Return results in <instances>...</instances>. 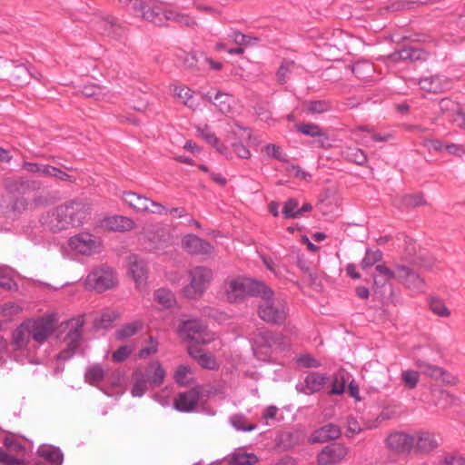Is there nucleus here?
<instances>
[{"mask_svg": "<svg viewBox=\"0 0 465 465\" xmlns=\"http://www.w3.org/2000/svg\"><path fill=\"white\" fill-rule=\"evenodd\" d=\"M55 322L52 317L27 319L11 333L12 352L30 353L36 351L54 333Z\"/></svg>", "mask_w": 465, "mask_h": 465, "instance_id": "nucleus-1", "label": "nucleus"}, {"mask_svg": "<svg viewBox=\"0 0 465 465\" xmlns=\"http://www.w3.org/2000/svg\"><path fill=\"white\" fill-rule=\"evenodd\" d=\"M89 216V205L83 201L73 200L44 213L40 223L46 230L59 232L84 224Z\"/></svg>", "mask_w": 465, "mask_h": 465, "instance_id": "nucleus-2", "label": "nucleus"}, {"mask_svg": "<svg viewBox=\"0 0 465 465\" xmlns=\"http://www.w3.org/2000/svg\"><path fill=\"white\" fill-rule=\"evenodd\" d=\"M261 301L258 305V314L260 318L271 324H282L287 317L286 302L275 297L273 292L265 285V290L259 292Z\"/></svg>", "mask_w": 465, "mask_h": 465, "instance_id": "nucleus-3", "label": "nucleus"}, {"mask_svg": "<svg viewBox=\"0 0 465 465\" xmlns=\"http://www.w3.org/2000/svg\"><path fill=\"white\" fill-rule=\"evenodd\" d=\"M189 282L183 289V295L188 299H198L208 288L213 272L204 266H195L188 271Z\"/></svg>", "mask_w": 465, "mask_h": 465, "instance_id": "nucleus-4", "label": "nucleus"}, {"mask_svg": "<svg viewBox=\"0 0 465 465\" xmlns=\"http://www.w3.org/2000/svg\"><path fill=\"white\" fill-rule=\"evenodd\" d=\"M265 290V284L248 278H236L231 280L226 286V296L229 302H238L247 296H258Z\"/></svg>", "mask_w": 465, "mask_h": 465, "instance_id": "nucleus-5", "label": "nucleus"}, {"mask_svg": "<svg viewBox=\"0 0 465 465\" xmlns=\"http://www.w3.org/2000/svg\"><path fill=\"white\" fill-rule=\"evenodd\" d=\"M85 284L98 292L112 289L116 284L114 272L109 267L96 268L87 275Z\"/></svg>", "mask_w": 465, "mask_h": 465, "instance_id": "nucleus-6", "label": "nucleus"}, {"mask_svg": "<svg viewBox=\"0 0 465 465\" xmlns=\"http://www.w3.org/2000/svg\"><path fill=\"white\" fill-rule=\"evenodd\" d=\"M69 246L83 255H93L101 252L102 241L95 235L82 232L69 239Z\"/></svg>", "mask_w": 465, "mask_h": 465, "instance_id": "nucleus-7", "label": "nucleus"}, {"mask_svg": "<svg viewBox=\"0 0 465 465\" xmlns=\"http://www.w3.org/2000/svg\"><path fill=\"white\" fill-rule=\"evenodd\" d=\"M349 449L341 443L325 446L317 456L318 465H336L345 460Z\"/></svg>", "mask_w": 465, "mask_h": 465, "instance_id": "nucleus-8", "label": "nucleus"}, {"mask_svg": "<svg viewBox=\"0 0 465 465\" xmlns=\"http://www.w3.org/2000/svg\"><path fill=\"white\" fill-rule=\"evenodd\" d=\"M205 325L198 319H188L183 321L180 326V332L184 338L194 341L197 343H206L210 339L205 338Z\"/></svg>", "mask_w": 465, "mask_h": 465, "instance_id": "nucleus-9", "label": "nucleus"}, {"mask_svg": "<svg viewBox=\"0 0 465 465\" xmlns=\"http://www.w3.org/2000/svg\"><path fill=\"white\" fill-rule=\"evenodd\" d=\"M395 280L407 288L418 292L423 291L425 285L424 281L415 271L410 267L401 264H396Z\"/></svg>", "mask_w": 465, "mask_h": 465, "instance_id": "nucleus-10", "label": "nucleus"}, {"mask_svg": "<svg viewBox=\"0 0 465 465\" xmlns=\"http://www.w3.org/2000/svg\"><path fill=\"white\" fill-rule=\"evenodd\" d=\"M183 249L193 255L210 254L213 251V246L207 241L198 237L195 234H187L182 240Z\"/></svg>", "mask_w": 465, "mask_h": 465, "instance_id": "nucleus-11", "label": "nucleus"}, {"mask_svg": "<svg viewBox=\"0 0 465 465\" xmlns=\"http://www.w3.org/2000/svg\"><path fill=\"white\" fill-rule=\"evenodd\" d=\"M386 444L397 453H409L414 447V439L410 434L396 431L387 437Z\"/></svg>", "mask_w": 465, "mask_h": 465, "instance_id": "nucleus-12", "label": "nucleus"}, {"mask_svg": "<svg viewBox=\"0 0 465 465\" xmlns=\"http://www.w3.org/2000/svg\"><path fill=\"white\" fill-rule=\"evenodd\" d=\"M84 324V316L80 315L76 318L68 320L65 322L67 333L64 337L65 345L78 348L83 336V326Z\"/></svg>", "mask_w": 465, "mask_h": 465, "instance_id": "nucleus-13", "label": "nucleus"}, {"mask_svg": "<svg viewBox=\"0 0 465 465\" xmlns=\"http://www.w3.org/2000/svg\"><path fill=\"white\" fill-rule=\"evenodd\" d=\"M200 395V391L195 388L181 392L174 400V408L182 412H191L197 406Z\"/></svg>", "mask_w": 465, "mask_h": 465, "instance_id": "nucleus-14", "label": "nucleus"}, {"mask_svg": "<svg viewBox=\"0 0 465 465\" xmlns=\"http://www.w3.org/2000/svg\"><path fill=\"white\" fill-rule=\"evenodd\" d=\"M328 379L327 374L309 372L304 379V382L297 386V390L307 395L318 392L323 388Z\"/></svg>", "mask_w": 465, "mask_h": 465, "instance_id": "nucleus-15", "label": "nucleus"}, {"mask_svg": "<svg viewBox=\"0 0 465 465\" xmlns=\"http://www.w3.org/2000/svg\"><path fill=\"white\" fill-rule=\"evenodd\" d=\"M253 340L255 346L261 349H272L283 344V337L281 334H275L265 329L257 330Z\"/></svg>", "mask_w": 465, "mask_h": 465, "instance_id": "nucleus-16", "label": "nucleus"}, {"mask_svg": "<svg viewBox=\"0 0 465 465\" xmlns=\"http://www.w3.org/2000/svg\"><path fill=\"white\" fill-rule=\"evenodd\" d=\"M419 85L425 92L440 94L450 88V82L447 77L433 75L420 79Z\"/></svg>", "mask_w": 465, "mask_h": 465, "instance_id": "nucleus-17", "label": "nucleus"}, {"mask_svg": "<svg viewBox=\"0 0 465 465\" xmlns=\"http://www.w3.org/2000/svg\"><path fill=\"white\" fill-rule=\"evenodd\" d=\"M7 76L17 85L28 84L31 78L40 81L38 74H35L34 71L24 64H13V67L9 69Z\"/></svg>", "mask_w": 465, "mask_h": 465, "instance_id": "nucleus-18", "label": "nucleus"}, {"mask_svg": "<svg viewBox=\"0 0 465 465\" xmlns=\"http://www.w3.org/2000/svg\"><path fill=\"white\" fill-rule=\"evenodd\" d=\"M412 437L414 439L413 449L420 453H429L439 445L435 435L429 431H419Z\"/></svg>", "mask_w": 465, "mask_h": 465, "instance_id": "nucleus-19", "label": "nucleus"}, {"mask_svg": "<svg viewBox=\"0 0 465 465\" xmlns=\"http://www.w3.org/2000/svg\"><path fill=\"white\" fill-rule=\"evenodd\" d=\"M418 369L420 370V371L427 376H430L433 379H442L446 382L450 384H455L456 379L454 377H451L445 370L442 368L432 365L429 362H426L422 360H417L415 362Z\"/></svg>", "mask_w": 465, "mask_h": 465, "instance_id": "nucleus-20", "label": "nucleus"}, {"mask_svg": "<svg viewBox=\"0 0 465 465\" xmlns=\"http://www.w3.org/2000/svg\"><path fill=\"white\" fill-rule=\"evenodd\" d=\"M95 29L104 35L109 37L121 36L123 29L122 26L116 22V19L112 16H101L95 22Z\"/></svg>", "mask_w": 465, "mask_h": 465, "instance_id": "nucleus-21", "label": "nucleus"}, {"mask_svg": "<svg viewBox=\"0 0 465 465\" xmlns=\"http://www.w3.org/2000/svg\"><path fill=\"white\" fill-rule=\"evenodd\" d=\"M203 99L212 103L223 114H228L232 112L233 99L224 93L217 92L214 95L206 93L202 95Z\"/></svg>", "mask_w": 465, "mask_h": 465, "instance_id": "nucleus-22", "label": "nucleus"}, {"mask_svg": "<svg viewBox=\"0 0 465 465\" xmlns=\"http://www.w3.org/2000/svg\"><path fill=\"white\" fill-rule=\"evenodd\" d=\"M341 434V431L339 426L329 423L314 430L311 436V441L313 443L327 442L338 439Z\"/></svg>", "mask_w": 465, "mask_h": 465, "instance_id": "nucleus-23", "label": "nucleus"}, {"mask_svg": "<svg viewBox=\"0 0 465 465\" xmlns=\"http://www.w3.org/2000/svg\"><path fill=\"white\" fill-rule=\"evenodd\" d=\"M395 276L396 265L394 266V270H391L385 264H377L375 266V272L371 275L374 292L384 287L390 280L395 279Z\"/></svg>", "mask_w": 465, "mask_h": 465, "instance_id": "nucleus-24", "label": "nucleus"}, {"mask_svg": "<svg viewBox=\"0 0 465 465\" xmlns=\"http://www.w3.org/2000/svg\"><path fill=\"white\" fill-rule=\"evenodd\" d=\"M243 133H246V130L242 129L239 125H236L235 128H232V130L228 133L226 141L231 143L233 151L240 158L248 159L251 157L249 149L242 143L236 141L238 137L243 134Z\"/></svg>", "mask_w": 465, "mask_h": 465, "instance_id": "nucleus-25", "label": "nucleus"}, {"mask_svg": "<svg viewBox=\"0 0 465 465\" xmlns=\"http://www.w3.org/2000/svg\"><path fill=\"white\" fill-rule=\"evenodd\" d=\"M129 272L132 274L137 285L142 284L146 279L147 268L143 259L132 254L128 257Z\"/></svg>", "mask_w": 465, "mask_h": 465, "instance_id": "nucleus-26", "label": "nucleus"}, {"mask_svg": "<svg viewBox=\"0 0 465 465\" xmlns=\"http://www.w3.org/2000/svg\"><path fill=\"white\" fill-rule=\"evenodd\" d=\"M123 200L136 213H146L149 210L150 199L134 192L124 193Z\"/></svg>", "mask_w": 465, "mask_h": 465, "instance_id": "nucleus-27", "label": "nucleus"}, {"mask_svg": "<svg viewBox=\"0 0 465 465\" xmlns=\"http://www.w3.org/2000/svg\"><path fill=\"white\" fill-rule=\"evenodd\" d=\"M171 11L163 9L159 5H146V9L143 12V18L160 26L163 25L164 20H167V13Z\"/></svg>", "mask_w": 465, "mask_h": 465, "instance_id": "nucleus-28", "label": "nucleus"}, {"mask_svg": "<svg viewBox=\"0 0 465 465\" xmlns=\"http://www.w3.org/2000/svg\"><path fill=\"white\" fill-rule=\"evenodd\" d=\"M426 54L421 49L413 47L402 48L389 55L393 62L424 60Z\"/></svg>", "mask_w": 465, "mask_h": 465, "instance_id": "nucleus-29", "label": "nucleus"}, {"mask_svg": "<svg viewBox=\"0 0 465 465\" xmlns=\"http://www.w3.org/2000/svg\"><path fill=\"white\" fill-rule=\"evenodd\" d=\"M5 189L13 195H25L34 189L33 183L22 178H8L5 181Z\"/></svg>", "mask_w": 465, "mask_h": 465, "instance_id": "nucleus-30", "label": "nucleus"}, {"mask_svg": "<svg viewBox=\"0 0 465 465\" xmlns=\"http://www.w3.org/2000/svg\"><path fill=\"white\" fill-rule=\"evenodd\" d=\"M146 381L153 386L161 385L165 377V371L158 361L151 362L145 370Z\"/></svg>", "mask_w": 465, "mask_h": 465, "instance_id": "nucleus-31", "label": "nucleus"}, {"mask_svg": "<svg viewBox=\"0 0 465 465\" xmlns=\"http://www.w3.org/2000/svg\"><path fill=\"white\" fill-rule=\"evenodd\" d=\"M38 454L54 465H61L63 462V453L56 447L50 445L41 446L38 449Z\"/></svg>", "mask_w": 465, "mask_h": 465, "instance_id": "nucleus-32", "label": "nucleus"}, {"mask_svg": "<svg viewBox=\"0 0 465 465\" xmlns=\"http://www.w3.org/2000/svg\"><path fill=\"white\" fill-rule=\"evenodd\" d=\"M422 193L406 194L394 202L397 207H417L425 204Z\"/></svg>", "mask_w": 465, "mask_h": 465, "instance_id": "nucleus-33", "label": "nucleus"}, {"mask_svg": "<svg viewBox=\"0 0 465 465\" xmlns=\"http://www.w3.org/2000/svg\"><path fill=\"white\" fill-rule=\"evenodd\" d=\"M143 327L141 321H134L124 325L122 328L116 331L115 337L118 340H124L136 334Z\"/></svg>", "mask_w": 465, "mask_h": 465, "instance_id": "nucleus-34", "label": "nucleus"}, {"mask_svg": "<svg viewBox=\"0 0 465 465\" xmlns=\"http://www.w3.org/2000/svg\"><path fill=\"white\" fill-rule=\"evenodd\" d=\"M110 228L114 231H130L134 228V222L125 216H114L109 221Z\"/></svg>", "mask_w": 465, "mask_h": 465, "instance_id": "nucleus-35", "label": "nucleus"}, {"mask_svg": "<svg viewBox=\"0 0 465 465\" xmlns=\"http://www.w3.org/2000/svg\"><path fill=\"white\" fill-rule=\"evenodd\" d=\"M383 254L380 250H371L367 249L365 252V256L361 262V268L362 270H367L376 263L380 262L382 260Z\"/></svg>", "mask_w": 465, "mask_h": 465, "instance_id": "nucleus-36", "label": "nucleus"}, {"mask_svg": "<svg viewBox=\"0 0 465 465\" xmlns=\"http://www.w3.org/2000/svg\"><path fill=\"white\" fill-rule=\"evenodd\" d=\"M104 369L100 365L95 364L86 370L84 380L86 382L94 385L104 380Z\"/></svg>", "mask_w": 465, "mask_h": 465, "instance_id": "nucleus-37", "label": "nucleus"}, {"mask_svg": "<svg viewBox=\"0 0 465 465\" xmlns=\"http://www.w3.org/2000/svg\"><path fill=\"white\" fill-rule=\"evenodd\" d=\"M155 300L161 303L164 308L173 307L175 302L174 294L166 289H159L155 292Z\"/></svg>", "mask_w": 465, "mask_h": 465, "instance_id": "nucleus-38", "label": "nucleus"}, {"mask_svg": "<svg viewBox=\"0 0 465 465\" xmlns=\"http://www.w3.org/2000/svg\"><path fill=\"white\" fill-rule=\"evenodd\" d=\"M120 317V313L116 311H108L104 312L101 317L94 322L97 328L107 329L111 324Z\"/></svg>", "mask_w": 465, "mask_h": 465, "instance_id": "nucleus-39", "label": "nucleus"}, {"mask_svg": "<svg viewBox=\"0 0 465 465\" xmlns=\"http://www.w3.org/2000/svg\"><path fill=\"white\" fill-rule=\"evenodd\" d=\"M230 422L232 427L238 430L251 431L256 428L253 423H248L245 416L242 414H235L231 417Z\"/></svg>", "mask_w": 465, "mask_h": 465, "instance_id": "nucleus-40", "label": "nucleus"}, {"mask_svg": "<svg viewBox=\"0 0 465 465\" xmlns=\"http://www.w3.org/2000/svg\"><path fill=\"white\" fill-rule=\"evenodd\" d=\"M147 391V381L143 373H135L131 393L134 397H142Z\"/></svg>", "mask_w": 465, "mask_h": 465, "instance_id": "nucleus-41", "label": "nucleus"}, {"mask_svg": "<svg viewBox=\"0 0 465 465\" xmlns=\"http://www.w3.org/2000/svg\"><path fill=\"white\" fill-rule=\"evenodd\" d=\"M257 461L258 458L252 453L238 452L232 458L231 465H253Z\"/></svg>", "mask_w": 465, "mask_h": 465, "instance_id": "nucleus-42", "label": "nucleus"}, {"mask_svg": "<svg viewBox=\"0 0 465 465\" xmlns=\"http://www.w3.org/2000/svg\"><path fill=\"white\" fill-rule=\"evenodd\" d=\"M167 15V20L177 22L178 24L183 25L187 27L193 28L197 25L196 21L189 15L176 13L173 10L168 12Z\"/></svg>", "mask_w": 465, "mask_h": 465, "instance_id": "nucleus-43", "label": "nucleus"}, {"mask_svg": "<svg viewBox=\"0 0 465 465\" xmlns=\"http://www.w3.org/2000/svg\"><path fill=\"white\" fill-rule=\"evenodd\" d=\"M297 131L301 132L305 135H309L312 137L322 136V129L316 124L312 123H302L296 125Z\"/></svg>", "mask_w": 465, "mask_h": 465, "instance_id": "nucleus-44", "label": "nucleus"}, {"mask_svg": "<svg viewBox=\"0 0 465 465\" xmlns=\"http://www.w3.org/2000/svg\"><path fill=\"white\" fill-rule=\"evenodd\" d=\"M346 381L347 380L343 371L336 373L333 377L331 390L329 393L337 395L343 393Z\"/></svg>", "mask_w": 465, "mask_h": 465, "instance_id": "nucleus-45", "label": "nucleus"}, {"mask_svg": "<svg viewBox=\"0 0 465 465\" xmlns=\"http://www.w3.org/2000/svg\"><path fill=\"white\" fill-rule=\"evenodd\" d=\"M306 109L311 114H322L330 110V104L324 100L309 101L305 103Z\"/></svg>", "mask_w": 465, "mask_h": 465, "instance_id": "nucleus-46", "label": "nucleus"}, {"mask_svg": "<svg viewBox=\"0 0 465 465\" xmlns=\"http://www.w3.org/2000/svg\"><path fill=\"white\" fill-rule=\"evenodd\" d=\"M440 111L444 114H447V116L451 120V115H455V114L457 113V111L459 110L460 108V104L453 102L452 100L449 99V98H443L440 101Z\"/></svg>", "mask_w": 465, "mask_h": 465, "instance_id": "nucleus-47", "label": "nucleus"}, {"mask_svg": "<svg viewBox=\"0 0 465 465\" xmlns=\"http://www.w3.org/2000/svg\"><path fill=\"white\" fill-rule=\"evenodd\" d=\"M430 308L433 313L440 317H448L450 314V312L446 307L445 303L438 298H430Z\"/></svg>", "mask_w": 465, "mask_h": 465, "instance_id": "nucleus-48", "label": "nucleus"}, {"mask_svg": "<svg viewBox=\"0 0 465 465\" xmlns=\"http://www.w3.org/2000/svg\"><path fill=\"white\" fill-rule=\"evenodd\" d=\"M81 93L86 97H92L95 100H102L104 98V92L101 86L95 84L84 85Z\"/></svg>", "mask_w": 465, "mask_h": 465, "instance_id": "nucleus-49", "label": "nucleus"}, {"mask_svg": "<svg viewBox=\"0 0 465 465\" xmlns=\"http://www.w3.org/2000/svg\"><path fill=\"white\" fill-rule=\"evenodd\" d=\"M191 368L186 365H180L174 374V380L177 383L181 385H187L191 381V378L188 377V374H191Z\"/></svg>", "mask_w": 465, "mask_h": 465, "instance_id": "nucleus-50", "label": "nucleus"}, {"mask_svg": "<svg viewBox=\"0 0 465 465\" xmlns=\"http://www.w3.org/2000/svg\"><path fill=\"white\" fill-rule=\"evenodd\" d=\"M401 379L406 387L409 389H414L420 380L419 372L411 370L403 371L401 373Z\"/></svg>", "mask_w": 465, "mask_h": 465, "instance_id": "nucleus-51", "label": "nucleus"}, {"mask_svg": "<svg viewBox=\"0 0 465 465\" xmlns=\"http://www.w3.org/2000/svg\"><path fill=\"white\" fill-rule=\"evenodd\" d=\"M295 64L291 60H284L277 72V77L280 84H284L287 81L288 74L292 72Z\"/></svg>", "mask_w": 465, "mask_h": 465, "instance_id": "nucleus-52", "label": "nucleus"}, {"mask_svg": "<svg viewBox=\"0 0 465 465\" xmlns=\"http://www.w3.org/2000/svg\"><path fill=\"white\" fill-rule=\"evenodd\" d=\"M14 285L11 270L5 266H0V286L10 290Z\"/></svg>", "mask_w": 465, "mask_h": 465, "instance_id": "nucleus-53", "label": "nucleus"}, {"mask_svg": "<svg viewBox=\"0 0 465 465\" xmlns=\"http://www.w3.org/2000/svg\"><path fill=\"white\" fill-rule=\"evenodd\" d=\"M457 401V399L450 394L447 391H439V400L437 404L440 405L443 409H447L452 405H454Z\"/></svg>", "mask_w": 465, "mask_h": 465, "instance_id": "nucleus-54", "label": "nucleus"}, {"mask_svg": "<svg viewBox=\"0 0 465 465\" xmlns=\"http://www.w3.org/2000/svg\"><path fill=\"white\" fill-rule=\"evenodd\" d=\"M228 36L233 41V43L241 47L250 45L252 40L257 41V38H252L251 36L243 35L238 31H233Z\"/></svg>", "mask_w": 465, "mask_h": 465, "instance_id": "nucleus-55", "label": "nucleus"}, {"mask_svg": "<svg viewBox=\"0 0 465 465\" xmlns=\"http://www.w3.org/2000/svg\"><path fill=\"white\" fill-rule=\"evenodd\" d=\"M263 152L270 157L279 161H285V157L282 153V148L273 143H268L263 147Z\"/></svg>", "mask_w": 465, "mask_h": 465, "instance_id": "nucleus-56", "label": "nucleus"}, {"mask_svg": "<svg viewBox=\"0 0 465 465\" xmlns=\"http://www.w3.org/2000/svg\"><path fill=\"white\" fill-rule=\"evenodd\" d=\"M347 158L357 164H363L367 161V156L363 151L358 148L350 149L347 153Z\"/></svg>", "mask_w": 465, "mask_h": 465, "instance_id": "nucleus-57", "label": "nucleus"}, {"mask_svg": "<svg viewBox=\"0 0 465 465\" xmlns=\"http://www.w3.org/2000/svg\"><path fill=\"white\" fill-rule=\"evenodd\" d=\"M298 207V201L296 199L291 198L289 199L282 209V214L285 218H297V214H295V210Z\"/></svg>", "mask_w": 465, "mask_h": 465, "instance_id": "nucleus-58", "label": "nucleus"}, {"mask_svg": "<svg viewBox=\"0 0 465 465\" xmlns=\"http://www.w3.org/2000/svg\"><path fill=\"white\" fill-rule=\"evenodd\" d=\"M21 312V307L15 303H5L0 309V315L4 318L9 319Z\"/></svg>", "mask_w": 465, "mask_h": 465, "instance_id": "nucleus-59", "label": "nucleus"}, {"mask_svg": "<svg viewBox=\"0 0 465 465\" xmlns=\"http://www.w3.org/2000/svg\"><path fill=\"white\" fill-rule=\"evenodd\" d=\"M297 362L305 368H318L321 362L310 354H303L298 357Z\"/></svg>", "mask_w": 465, "mask_h": 465, "instance_id": "nucleus-60", "label": "nucleus"}, {"mask_svg": "<svg viewBox=\"0 0 465 465\" xmlns=\"http://www.w3.org/2000/svg\"><path fill=\"white\" fill-rule=\"evenodd\" d=\"M132 351L133 349L130 346L123 345L113 352L112 358L116 362H122L128 358Z\"/></svg>", "mask_w": 465, "mask_h": 465, "instance_id": "nucleus-61", "label": "nucleus"}, {"mask_svg": "<svg viewBox=\"0 0 465 465\" xmlns=\"http://www.w3.org/2000/svg\"><path fill=\"white\" fill-rule=\"evenodd\" d=\"M4 445L9 452L16 453L25 450L24 445L13 437H6L4 440Z\"/></svg>", "mask_w": 465, "mask_h": 465, "instance_id": "nucleus-62", "label": "nucleus"}, {"mask_svg": "<svg viewBox=\"0 0 465 465\" xmlns=\"http://www.w3.org/2000/svg\"><path fill=\"white\" fill-rule=\"evenodd\" d=\"M197 132L199 135L212 146L218 143V138L210 131L208 126H204L203 128L198 127Z\"/></svg>", "mask_w": 465, "mask_h": 465, "instance_id": "nucleus-63", "label": "nucleus"}, {"mask_svg": "<svg viewBox=\"0 0 465 465\" xmlns=\"http://www.w3.org/2000/svg\"><path fill=\"white\" fill-rule=\"evenodd\" d=\"M0 463L1 465H24V460L16 459L0 449Z\"/></svg>", "mask_w": 465, "mask_h": 465, "instance_id": "nucleus-64", "label": "nucleus"}]
</instances>
